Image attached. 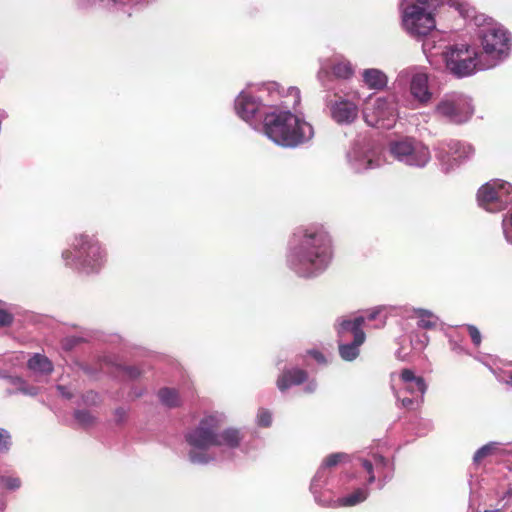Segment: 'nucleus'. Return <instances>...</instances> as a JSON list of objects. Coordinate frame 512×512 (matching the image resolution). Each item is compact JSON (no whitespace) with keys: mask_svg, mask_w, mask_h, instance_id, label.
Masks as SVG:
<instances>
[{"mask_svg":"<svg viewBox=\"0 0 512 512\" xmlns=\"http://www.w3.org/2000/svg\"><path fill=\"white\" fill-rule=\"evenodd\" d=\"M75 419L83 426L87 427L93 424L94 417L89 411L78 410L75 412Z\"/></svg>","mask_w":512,"mask_h":512,"instance_id":"nucleus-27","label":"nucleus"},{"mask_svg":"<svg viewBox=\"0 0 512 512\" xmlns=\"http://www.w3.org/2000/svg\"><path fill=\"white\" fill-rule=\"evenodd\" d=\"M473 152L470 145H466L457 140L441 142L438 148V155L441 160L453 158L454 160H463Z\"/></svg>","mask_w":512,"mask_h":512,"instance_id":"nucleus-13","label":"nucleus"},{"mask_svg":"<svg viewBox=\"0 0 512 512\" xmlns=\"http://www.w3.org/2000/svg\"><path fill=\"white\" fill-rule=\"evenodd\" d=\"M477 202L488 212H500L512 203V184L502 180H492L477 191Z\"/></svg>","mask_w":512,"mask_h":512,"instance_id":"nucleus-3","label":"nucleus"},{"mask_svg":"<svg viewBox=\"0 0 512 512\" xmlns=\"http://www.w3.org/2000/svg\"><path fill=\"white\" fill-rule=\"evenodd\" d=\"M316 389V383L314 381H311L307 384V386L305 387V391L307 393H312L314 392Z\"/></svg>","mask_w":512,"mask_h":512,"instance_id":"nucleus-41","label":"nucleus"},{"mask_svg":"<svg viewBox=\"0 0 512 512\" xmlns=\"http://www.w3.org/2000/svg\"><path fill=\"white\" fill-rule=\"evenodd\" d=\"M376 317V313H371L368 317L369 320H374Z\"/></svg>","mask_w":512,"mask_h":512,"instance_id":"nucleus-46","label":"nucleus"},{"mask_svg":"<svg viewBox=\"0 0 512 512\" xmlns=\"http://www.w3.org/2000/svg\"><path fill=\"white\" fill-rule=\"evenodd\" d=\"M368 492L362 488L356 489L350 495L338 499L339 506H354L367 499Z\"/></svg>","mask_w":512,"mask_h":512,"instance_id":"nucleus-23","label":"nucleus"},{"mask_svg":"<svg viewBox=\"0 0 512 512\" xmlns=\"http://www.w3.org/2000/svg\"><path fill=\"white\" fill-rule=\"evenodd\" d=\"M189 456L192 462L204 461L203 458L199 457L196 452H190Z\"/></svg>","mask_w":512,"mask_h":512,"instance_id":"nucleus-42","label":"nucleus"},{"mask_svg":"<svg viewBox=\"0 0 512 512\" xmlns=\"http://www.w3.org/2000/svg\"><path fill=\"white\" fill-rule=\"evenodd\" d=\"M436 113L451 123L461 124L471 117L473 108L462 95H453L442 99L438 103Z\"/></svg>","mask_w":512,"mask_h":512,"instance_id":"nucleus-11","label":"nucleus"},{"mask_svg":"<svg viewBox=\"0 0 512 512\" xmlns=\"http://www.w3.org/2000/svg\"><path fill=\"white\" fill-rule=\"evenodd\" d=\"M390 152L397 160L410 166L423 167L430 160L428 147L412 138L391 142Z\"/></svg>","mask_w":512,"mask_h":512,"instance_id":"nucleus-8","label":"nucleus"},{"mask_svg":"<svg viewBox=\"0 0 512 512\" xmlns=\"http://www.w3.org/2000/svg\"><path fill=\"white\" fill-rule=\"evenodd\" d=\"M57 390L60 392V394L67 398V399H70L72 397V394L67 391L66 387L65 386H62V385H58L57 386Z\"/></svg>","mask_w":512,"mask_h":512,"instance_id":"nucleus-39","label":"nucleus"},{"mask_svg":"<svg viewBox=\"0 0 512 512\" xmlns=\"http://www.w3.org/2000/svg\"><path fill=\"white\" fill-rule=\"evenodd\" d=\"M158 397L161 403L169 408L181 406L179 392L174 388L164 387L158 391Z\"/></svg>","mask_w":512,"mask_h":512,"instance_id":"nucleus-19","label":"nucleus"},{"mask_svg":"<svg viewBox=\"0 0 512 512\" xmlns=\"http://www.w3.org/2000/svg\"><path fill=\"white\" fill-rule=\"evenodd\" d=\"M505 233L507 237L512 241V214L509 218V226H505Z\"/></svg>","mask_w":512,"mask_h":512,"instance_id":"nucleus-40","label":"nucleus"},{"mask_svg":"<svg viewBox=\"0 0 512 512\" xmlns=\"http://www.w3.org/2000/svg\"><path fill=\"white\" fill-rule=\"evenodd\" d=\"M374 458V465L376 468H379L380 466L381 467H385L386 464H387V459L381 455H374L373 456Z\"/></svg>","mask_w":512,"mask_h":512,"instance_id":"nucleus-36","label":"nucleus"},{"mask_svg":"<svg viewBox=\"0 0 512 512\" xmlns=\"http://www.w3.org/2000/svg\"><path fill=\"white\" fill-rule=\"evenodd\" d=\"M364 322L365 318L359 316L353 320H342L339 324L337 332L341 339H344L347 333L353 335V341L351 343H339V355L343 360L353 361L359 356V347L366 339V335L362 329Z\"/></svg>","mask_w":512,"mask_h":512,"instance_id":"nucleus-7","label":"nucleus"},{"mask_svg":"<svg viewBox=\"0 0 512 512\" xmlns=\"http://www.w3.org/2000/svg\"><path fill=\"white\" fill-rule=\"evenodd\" d=\"M360 464L368 474V479H367L368 484H372L376 479L375 475H374V466L375 465L370 460H367V459H360Z\"/></svg>","mask_w":512,"mask_h":512,"instance_id":"nucleus-29","label":"nucleus"},{"mask_svg":"<svg viewBox=\"0 0 512 512\" xmlns=\"http://www.w3.org/2000/svg\"><path fill=\"white\" fill-rule=\"evenodd\" d=\"M14 316L4 309H0V327H7L13 323Z\"/></svg>","mask_w":512,"mask_h":512,"instance_id":"nucleus-33","label":"nucleus"},{"mask_svg":"<svg viewBox=\"0 0 512 512\" xmlns=\"http://www.w3.org/2000/svg\"><path fill=\"white\" fill-rule=\"evenodd\" d=\"M309 354L318 362V363H326V359L324 355L316 350H312Z\"/></svg>","mask_w":512,"mask_h":512,"instance_id":"nucleus-37","label":"nucleus"},{"mask_svg":"<svg viewBox=\"0 0 512 512\" xmlns=\"http://www.w3.org/2000/svg\"><path fill=\"white\" fill-rule=\"evenodd\" d=\"M494 444L490 443V444H486L484 446H482L481 448H479L475 454H474V457H473V461L474 463L476 464H479L481 463V461L488 457L489 455L492 454L493 450H494Z\"/></svg>","mask_w":512,"mask_h":512,"instance_id":"nucleus-26","label":"nucleus"},{"mask_svg":"<svg viewBox=\"0 0 512 512\" xmlns=\"http://www.w3.org/2000/svg\"><path fill=\"white\" fill-rule=\"evenodd\" d=\"M219 446L226 445L228 447L234 448L240 444L241 436L239 430L235 428H229L224 430L223 432H218Z\"/></svg>","mask_w":512,"mask_h":512,"instance_id":"nucleus-21","label":"nucleus"},{"mask_svg":"<svg viewBox=\"0 0 512 512\" xmlns=\"http://www.w3.org/2000/svg\"><path fill=\"white\" fill-rule=\"evenodd\" d=\"M416 2L415 5L426 6L427 8H435L442 0H414Z\"/></svg>","mask_w":512,"mask_h":512,"instance_id":"nucleus-35","label":"nucleus"},{"mask_svg":"<svg viewBox=\"0 0 512 512\" xmlns=\"http://www.w3.org/2000/svg\"><path fill=\"white\" fill-rule=\"evenodd\" d=\"M332 118L339 124H350L358 116L357 105L346 99L339 98L330 106Z\"/></svg>","mask_w":512,"mask_h":512,"instance_id":"nucleus-12","label":"nucleus"},{"mask_svg":"<svg viewBox=\"0 0 512 512\" xmlns=\"http://www.w3.org/2000/svg\"><path fill=\"white\" fill-rule=\"evenodd\" d=\"M511 512H512V510H511Z\"/></svg>","mask_w":512,"mask_h":512,"instance_id":"nucleus-50","label":"nucleus"},{"mask_svg":"<svg viewBox=\"0 0 512 512\" xmlns=\"http://www.w3.org/2000/svg\"><path fill=\"white\" fill-rule=\"evenodd\" d=\"M332 72L336 77L346 79L352 75L353 70L349 63L339 62L332 67Z\"/></svg>","mask_w":512,"mask_h":512,"instance_id":"nucleus-25","label":"nucleus"},{"mask_svg":"<svg viewBox=\"0 0 512 512\" xmlns=\"http://www.w3.org/2000/svg\"><path fill=\"white\" fill-rule=\"evenodd\" d=\"M258 109V102L249 94L241 93L235 100V110L245 121L251 120Z\"/></svg>","mask_w":512,"mask_h":512,"instance_id":"nucleus-15","label":"nucleus"},{"mask_svg":"<svg viewBox=\"0 0 512 512\" xmlns=\"http://www.w3.org/2000/svg\"><path fill=\"white\" fill-rule=\"evenodd\" d=\"M410 90L412 95L422 104L431 99V93L428 89V77L426 74H416L411 81Z\"/></svg>","mask_w":512,"mask_h":512,"instance_id":"nucleus-16","label":"nucleus"},{"mask_svg":"<svg viewBox=\"0 0 512 512\" xmlns=\"http://www.w3.org/2000/svg\"><path fill=\"white\" fill-rule=\"evenodd\" d=\"M406 389L411 393L417 391L416 384L414 383H408Z\"/></svg>","mask_w":512,"mask_h":512,"instance_id":"nucleus-43","label":"nucleus"},{"mask_svg":"<svg viewBox=\"0 0 512 512\" xmlns=\"http://www.w3.org/2000/svg\"><path fill=\"white\" fill-rule=\"evenodd\" d=\"M114 2H116L117 0H113Z\"/></svg>","mask_w":512,"mask_h":512,"instance_id":"nucleus-49","label":"nucleus"},{"mask_svg":"<svg viewBox=\"0 0 512 512\" xmlns=\"http://www.w3.org/2000/svg\"><path fill=\"white\" fill-rule=\"evenodd\" d=\"M401 404L403 407L407 409H412L414 405V400L412 398L405 397L401 400Z\"/></svg>","mask_w":512,"mask_h":512,"instance_id":"nucleus-38","label":"nucleus"},{"mask_svg":"<svg viewBox=\"0 0 512 512\" xmlns=\"http://www.w3.org/2000/svg\"><path fill=\"white\" fill-rule=\"evenodd\" d=\"M484 512H497V510H485Z\"/></svg>","mask_w":512,"mask_h":512,"instance_id":"nucleus-48","label":"nucleus"},{"mask_svg":"<svg viewBox=\"0 0 512 512\" xmlns=\"http://www.w3.org/2000/svg\"><path fill=\"white\" fill-rule=\"evenodd\" d=\"M265 134L278 145L296 147L309 141L313 127L290 111L272 112L264 119Z\"/></svg>","mask_w":512,"mask_h":512,"instance_id":"nucleus-2","label":"nucleus"},{"mask_svg":"<svg viewBox=\"0 0 512 512\" xmlns=\"http://www.w3.org/2000/svg\"><path fill=\"white\" fill-rule=\"evenodd\" d=\"M400 378L405 383H414L417 387V392L423 395L427 389V385L422 377L415 376L414 372L410 369H403Z\"/></svg>","mask_w":512,"mask_h":512,"instance_id":"nucleus-22","label":"nucleus"},{"mask_svg":"<svg viewBox=\"0 0 512 512\" xmlns=\"http://www.w3.org/2000/svg\"><path fill=\"white\" fill-rule=\"evenodd\" d=\"M347 462H350V456L347 453L336 452V453H331L324 458V460L322 462V467L326 468V469H331L341 463H347Z\"/></svg>","mask_w":512,"mask_h":512,"instance_id":"nucleus-24","label":"nucleus"},{"mask_svg":"<svg viewBox=\"0 0 512 512\" xmlns=\"http://www.w3.org/2000/svg\"><path fill=\"white\" fill-rule=\"evenodd\" d=\"M1 480L9 490H16L21 486V480L18 477H3Z\"/></svg>","mask_w":512,"mask_h":512,"instance_id":"nucleus-32","label":"nucleus"},{"mask_svg":"<svg viewBox=\"0 0 512 512\" xmlns=\"http://www.w3.org/2000/svg\"><path fill=\"white\" fill-rule=\"evenodd\" d=\"M308 373L299 368H292L284 370L277 379V387L280 391L284 392L292 386L300 385L306 382Z\"/></svg>","mask_w":512,"mask_h":512,"instance_id":"nucleus-14","label":"nucleus"},{"mask_svg":"<svg viewBox=\"0 0 512 512\" xmlns=\"http://www.w3.org/2000/svg\"><path fill=\"white\" fill-rule=\"evenodd\" d=\"M257 417L258 424L262 427H269L272 423L271 413L266 409H260Z\"/></svg>","mask_w":512,"mask_h":512,"instance_id":"nucleus-30","label":"nucleus"},{"mask_svg":"<svg viewBox=\"0 0 512 512\" xmlns=\"http://www.w3.org/2000/svg\"><path fill=\"white\" fill-rule=\"evenodd\" d=\"M76 252V267L84 273L98 272L104 263V254L99 242L92 236L80 234L73 243Z\"/></svg>","mask_w":512,"mask_h":512,"instance_id":"nucleus-4","label":"nucleus"},{"mask_svg":"<svg viewBox=\"0 0 512 512\" xmlns=\"http://www.w3.org/2000/svg\"><path fill=\"white\" fill-rule=\"evenodd\" d=\"M221 420L216 415L203 417L198 426L185 435L186 442L197 449L207 450L212 446H219L218 431Z\"/></svg>","mask_w":512,"mask_h":512,"instance_id":"nucleus-6","label":"nucleus"},{"mask_svg":"<svg viewBox=\"0 0 512 512\" xmlns=\"http://www.w3.org/2000/svg\"><path fill=\"white\" fill-rule=\"evenodd\" d=\"M484 52L493 59H498L510 49V35L498 25L488 26L480 31Z\"/></svg>","mask_w":512,"mask_h":512,"instance_id":"nucleus-10","label":"nucleus"},{"mask_svg":"<svg viewBox=\"0 0 512 512\" xmlns=\"http://www.w3.org/2000/svg\"><path fill=\"white\" fill-rule=\"evenodd\" d=\"M403 25L411 35L421 37L428 35L435 28L436 22L432 12L411 4L405 8Z\"/></svg>","mask_w":512,"mask_h":512,"instance_id":"nucleus-9","label":"nucleus"},{"mask_svg":"<svg viewBox=\"0 0 512 512\" xmlns=\"http://www.w3.org/2000/svg\"><path fill=\"white\" fill-rule=\"evenodd\" d=\"M67 342H71V344H70V346H71V345L75 344L76 341L75 340H67Z\"/></svg>","mask_w":512,"mask_h":512,"instance_id":"nucleus-47","label":"nucleus"},{"mask_svg":"<svg viewBox=\"0 0 512 512\" xmlns=\"http://www.w3.org/2000/svg\"><path fill=\"white\" fill-rule=\"evenodd\" d=\"M443 57L447 69L457 77L471 75L477 68H482L476 50L464 44L447 48Z\"/></svg>","mask_w":512,"mask_h":512,"instance_id":"nucleus-5","label":"nucleus"},{"mask_svg":"<svg viewBox=\"0 0 512 512\" xmlns=\"http://www.w3.org/2000/svg\"><path fill=\"white\" fill-rule=\"evenodd\" d=\"M466 328H467L468 334H469L473 344L478 347L482 341L480 331L474 325H467Z\"/></svg>","mask_w":512,"mask_h":512,"instance_id":"nucleus-31","label":"nucleus"},{"mask_svg":"<svg viewBox=\"0 0 512 512\" xmlns=\"http://www.w3.org/2000/svg\"><path fill=\"white\" fill-rule=\"evenodd\" d=\"M11 446V436L8 431L0 428V452H8Z\"/></svg>","mask_w":512,"mask_h":512,"instance_id":"nucleus-28","label":"nucleus"},{"mask_svg":"<svg viewBox=\"0 0 512 512\" xmlns=\"http://www.w3.org/2000/svg\"><path fill=\"white\" fill-rule=\"evenodd\" d=\"M71 255H72V252L69 250H66L63 252V257L65 260H68L71 257Z\"/></svg>","mask_w":512,"mask_h":512,"instance_id":"nucleus-45","label":"nucleus"},{"mask_svg":"<svg viewBox=\"0 0 512 512\" xmlns=\"http://www.w3.org/2000/svg\"><path fill=\"white\" fill-rule=\"evenodd\" d=\"M122 369L124 374L132 380L137 379L138 377L141 376L140 369L135 366H125Z\"/></svg>","mask_w":512,"mask_h":512,"instance_id":"nucleus-34","label":"nucleus"},{"mask_svg":"<svg viewBox=\"0 0 512 512\" xmlns=\"http://www.w3.org/2000/svg\"><path fill=\"white\" fill-rule=\"evenodd\" d=\"M415 313L418 317V327L431 330L436 328L438 324V318L431 312L425 309H417Z\"/></svg>","mask_w":512,"mask_h":512,"instance_id":"nucleus-20","label":"nucleus"},{"mask_svg":"<svg viewBox=\"0 0 512 512\" xmlns=\"http://www.w3.org/2000/svg\"><path fill=\"white\" fill-rule=\"evenodd\" d=\"M291 92H293L294 95L297 97L295 102L298 103L299 102V90L297 88H291Z\"/></svg>","mask_w":512,"mask_h":512,"instance_id":"nucleus-44","label":"nucleus"},{"mask_svg":"<svg viewBox=\"0 0 512 512\" xmlns=\"http://www.w3.org/2000/svg\"><path fill=\"white\" fill-rule=\"evenodd\" d=\"M30 370L49 375L53 372V364L45 355L36 353L27 362Z\"/></svg>","mask_w":512,"mask_h":512,"instance_id":"nucleus-17","label":"nucleus"},{"mask_svg":"<svg viewBox=\"0 0 512 512\" xmlns=\"http://www.w3.org/2000/svg\"><path fill=\"white\" fill-rule=\"evenodd\" d=\"M333 256L332 240L323 226L304 230L300 243L291 250V268L301 277L310 278L323 272Z\"/></svg>","mask_w":512,"mask_h":512,"instance_id":"nucleus-1","label":"nucleus"},{"mask_svg":"<svg viewBox=\"0 0 512 512\" xmlns=\"http://www.w3.org/2000/svg\"><path fill=\"white\" fill-rule=\"evenodd\" d=\"M364 82L371 89H381L387 83V78L384 73L377 69H368L363 73Z\"/></svg>","mask_w":512,"mask_h":512,"instance_id":"nucleus-18","label":"nucleus"}]
</instances>
